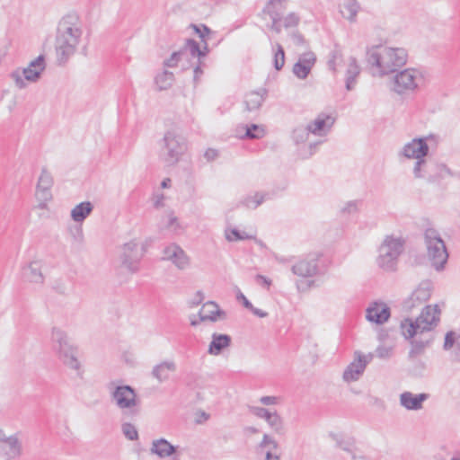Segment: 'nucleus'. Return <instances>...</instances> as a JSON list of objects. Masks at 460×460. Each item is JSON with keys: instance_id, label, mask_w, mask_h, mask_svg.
I'll use <instances>...</instances> for the list:
<instances>
[{"instance_id": "1", "label": "nucleus", "mask_w": 460, "mask_h": 460, "mask_svg": "<svg viewBox=\"0 0 460 460\" xmlns=\"http://www.w3.org/2000/svg\"><path fill=\"white\" fill-rule=\"evenodd\" d=\"M440 310L438 305H426L415 319L406 318L401 323L403 337L411 341L410 357L421 354L433 340L432 330L439 322Z\"/></svg>"}, {"instance_id": "2", "label": "nucleus", "mask_w": 460, "mask_h": 460, "mask_svg": "<svg viewBox=\"0 0 460 460\" xmlns=\"http://www.w3.org/2000/svg\"><path fill=\"white\" fill-rule=\"evenodd\" d=\"M407 52L402 48L375 45L367 49V61L376 69L374 75L384 76L397 71L407 62Z\"/></svg>"}, {"instance_id": "3", "label": "nucleus", "mask_w": 460, "mask_h": 460, "mask_svg": "<svg viewBox=\"0 0 460 460\" xmlns=\"http://www.w3.org/2000/svg\"><path fill=\"white\" fill-rule=\"evenodd\" d=\"M83 31L72 17L63 18L58 27L55 50L58 64L62 65L75 53Z\"/></svg>"}, {"instance_id": "4", "label": "nucleus", "mask_w": 460, "mask_h": 460, "mask_svg": "<svg viewBox=\"0 0 460 460\" xmlns=\"http://www.w3.org/2000/svg\"><path fill=\"white\" fill-rule=\"evenodd\" d=\"M50 342L56 356L66 367L75 371L80 370L81 364L77 358V348L70 342L68 335L63 328L59 326L51 328Z\"/></svg>"}, {"instance_id": "5", "label": "nucleus", "mask_w": 460, "mask_h": 460, "mask_svg": "<svg viewBox=\"0 0 460 460\" xmlns=\"http://www.w3.org/2000/svg\"><path fill=\"white\" fill-rule=\"evenodd\" d=\"M287 3V0H269L262 11V13L270 19V23L267 24L268 28L277 34L281 32L282 27L286 30L296 27L300 21L299 16L295 13L283 17Z\"/></svg>"}, {"instance_id": "6", "label": "nucleus", "mask_w": 460, "mask_h": 460, "mask_svg": "<svg viewBox=\"0 0 460 460\" xmlns=\"http://www.w3.org/2000/svg\"><path fill=\"white\" fill-rule=\"evenodd\" d=\"M162 156L168 165H175L185 153L187 145L179 128L172 124L164 132L161 140Z\"/></svg>"}, {"instance_id": "7", "label": "nucleus", "mask_w": 460, "mask_h": 460, "mask_svg": "<svg viewBox=\"0 0 460 460\" xmlns=\"http://www.w3.org/2000/svg\"><path fill=\"white\" fill-rule=\"evenodd\" d=\"M107 388L111 402L123 413L133 415L137 412L139 400L132 386L112 381L108 384Z\"/></svg>"}, {"instance_id": "8", "label": "nucleus", "mask_w": 460, "mask_h": 460, "mask_svg": "<svg viewBox=\"0 0 460 460\" xmlns=\"http://www.w3.org/2000/svg\"><path fill=\"white\" fill-rule=\"evenodd\" d=\"M427 256L432 267L440 271L447 262L448 252L440 234L434 228H428L424 233Z\"/></svg>"}, {"instance_id": "9", "label": "nucleus", "mask_w": 460, "mask_h": 460, "mask_svg": "<svg viewBox=\"0 0 460 460\" xmlns=\"http://www.w3.org/2000/svg\"><path fill=\"white\" fill-rule=\"evenodd\" d=\"M145 249L137 239H132L121 245L119 254V267L129 274L139 271L140 261Z\"/></svg>"}, {"instance_id": "10", "label": "nucleus", "mask_w": 460, "mask_h": 460, "mask_svg": "<svg viewBox=\"0 0 460 460\" xmlns=\"http://www.w3.org/2000/svg\"><path fill=\"white\" fill-rule=\"evenodd\" d=\"M403 249L401 239L387 236L379 247L377 263L385 270H393Z\"/></svg>"}, {"instance_id": "11", "label": "nucleus", "mask_w": 460, "mask_h": 460, "mask_svg": "<svg viewBox=\"0 0 460 460\" xmlns=\"http://www.w3.org/2000/svg\"><path fill=\"white\" fill-rule=\"evenodd\" d=\"M45 68V57L43 55H40L37 58L31 61L28 66L22 69V73L14 71L12 73L11 76L13 79L15 85L20 89H23L26 87L25 80L31 83L37 82L40 78Z\"/></svg>"}, {"instance_id": "12", "label": "nucleus", "mask_w": 460, "mask_h": 460, "mask_svg": "<svg viewBox=\"0 0 460 460\" xmlns=\"http://www.w3.org/2000/svg\"><path fill=\"white\" fill-rule=\"evenodd\" d=\"M22 454V444L18 433L8 435L0 429V457L4 460H14Z\"/></svg>"}, {"instance_id": "13", "label": "nucleus", "mask_w": 460, "mask_h": 460, "mask_svg": "<svg viewBox=\"0 0 460 460\" xmlns=\"http://www.w3.org/2000/svg\"><path fill=\"white\" fill-rule=\"evenodd\" d=\"M420 80V75L417 70L407 68L395 75L393 89L399 94L412 92L418 88Z\"/></svg>"}, {"instance_id": "14", "label": "nucleus", "mask_w": 460, "mask_h": 460, "mask_svg": "<svg viewBox=\"0 0 460 460\" xmlns=\"http://www.w3.org/2000/svg\"><path fill=\"white\" fill-rule=\"evenodd\" d=\"M44 262L40 258H33L21 269L22 279L30 284L43 286L45 283V275L43 273Z\"/></svg>"}, {"instance_id": "15", "label": "nucleus", "mask_w": 460, "mask_h": 460, "mask_svg": "<svg viewBox=\"0 0 460 460\" xmlns=\"http://www.w3.org/2000/svg\"><path fill=\"white\" fill-rule=\"evenodd\" d=\"M431 289V282H421L411 295L404 300L402 309L407 313H411L414 309L422 306L429 299Z\"/></svg>"}, {"instance_id": "16", "label": "nucleus", "mask_w": 460, "mask_h": 460, "mask_svg": "<svg viewBox=\"0 0 460 460\" xmlns=\"http://www.w3.org/2000/svg\"><path fill=\"white\" fill-rule=\"evenodd\" d=\"M372 358L373 356L371 354L363 355L359 351H356L354 354V360L343 372V380L348 383L358 381L363 375L366 367Z\"/></svg>"}, {"instance_id": "17", "label": "nucleus", "mask_w": 460, "mask_h": 460, "mask_svg": "<svg viewBox=\"0 0 460 460\" xmlns=\"http://www.w3.org/2000/svg\"><path fill=\"white\" fill-rule=\"evenodd\" d=\"M226 313L219 309V306L214 302L205 303L199 312L198 316L190 317V325L197 326L203 322H217L220 318H225Z\"/></svg>"}, {"instance_id": "18", "label": "nucleus", "mask_w": 460, "mask_h": 460, "mask_svg": "<svg viewBox=\"0 0 460 460\" xmlns=\"http://www.w3.org/2000/svg\"><path fill=\"white\" fill-rule=\"evenodd\" d=\"M163 259L171 261L178 270H183L190 266V257L177 244L171 243L164 250Z\"/></svg>"}, {"instance_id": "19", "label": "nucleus", "mask_w": 460, "mask_h": 460, "mask_svg": "<svg viewBox=\"0 0 460 460\" xmlns=\"http://www.w3.org/2000/svg\"><path fill=\"white\" fill-rule=\"evenodd\" d=\"M426 137L414 138L404 145L401 154L408 159H422L429 154Z\"/></svg>"}, {"instance_id": "20", "label": "nucleus", "mask_w": 460, "mask_h": 460, "mask_svg": "<svg viewBox=\"0 0 460 460\" xmlns=\"http://www.w3.org/2000/svg\"><path fill=\"white\" fill-rule=\"evenodd\" d=\"M316 62V56L312 51L301 54L293 66V73L299 79H305Z\"/></svg>"}, {"instance_id": "21", "label": "nucleus", "mask_w": 460, "mask_h": 460, "mask_svg": "<svg viewBox=\"0 0 460 460\" xmlns=\"http://www.w3.org/2000/svg\"><path fill=\"white\" fill-rule=\"evenodd\" d=\"M390 317V308L383 302H373L367 309L366 318L371 323L383 324Z\"/></svg>"}, {"instance_id": "22", "label": "nucleus", "mask_w": 460, "mask_h": 460, "mask_svg": "<svg viewBox=\"0 0 460 460\" xmlns=\"http://www.w3.org/2000/svg\"><path fill=\"white\" fill-rule=\"evenodd\" d=\"M53 185L51 174L43 168L41 170L36 190V197L41 202H48L52 199L50 189Z\"/></svg>"}, {"instance_id": "23", "label": "nucleus", "mask_w": 460, "mask_h": 460, "mask_svg": "<svg viewBox=\"0 0 460 460\" xmlns=\"http://www.w3.org/2000/svg\"><path fill=\"white\" fill-rule=\"evenodd\" d=\"M334 121L335 119L332 116L322 113L319 114L313 122L307 125L305 130L314 135L323 136L330 130Z\"/></svg>"}, {"instance_id": "24", "label": "nucleus", "mask_w": 460, "mask_h": 460, "mask_svg": "<svg viewBox=\"0 0 460 460\" xmlns=\"http://www.w3.org/2000/svg\"><path fill=\"white\" fill-rule=\"evenodd\" d=\"M443 349L449 352L453 362L460 363V333L454 331L447 332Z\"/></svg>"}, {"instance_id": "25", "label": "nucleus", "mask_w": 460, "mask_h": 460, "mask_svg": "<svg viewBox=\"0 0 460 460\" xmlns=\"http://www.w3.org/2000/svg\"><path fill=\"white\" fill-rule=\"evenodd\" d=\"M428 398V394H414L411 392H404L400 395V403L407 410L418 411L422 409V403Z\"/></svg>"}, {"instance_id": "26", "label": "nucleus", "mask_w": 460, "mask_h": 460, "mask_svg": "<svg viewBox=\"0 0 460 460\" xmlns=\"http://www.w3.org/2000/svg\"><path fill=\"white\" fill-rule=\"evenodd\" d=\"M176 371V364L172 360H164L154 366L151 376L158 382L164 383L169 380L170 374Z\"/></svg>"}, {"instance_id": "27", "label": "nucleus", "mask_w": 460, "mask_h": 460, "mask_svg": "<svg viewBox=\"0 0 460 460\" xmlns=\"http://www.w3.org/2000/svg\"><path fill=\"white\" fill-rule=\"evenodd\" d=\"M177 447L165 438L155 439L151 443L150 453L160 458H167L174 455Z\"/></svg>"}, {"instance_id": "28", "label": "nucleus", "mask_w": 460, "mask_h": 460, "mask_svg": "<svg viewBox=\"0 0 460 460\" xmlns=\"http://www.w3.org/2000/svg\"><path fill=\"white\" fill-rule=\"evenodd\" d=\"M261 453H265L266 460H279L278 454L279 444L270 436L264 434L262 440L258 445Z\"/></svg>"}, {"instance_id": "29", "label": "nucleus", "mask_w": 460, "mask_h": 460, "mask_svg": "<svg viewBox=\"0 0 460 460\" xmlns=\"http://www.w3.org/2000/svg\"><path fill=\"white\" fill-rule=\"evenodd\" d=\"M316 259L313 258L310 260H302L295 264L291 270L295 275L300 277H313L317 273V262Z\"/></svg>"}, {"instance_id": "30", "label": "nucleus", "mask_w": 460, "mask_h": 460, "mask_svg": "<svg viewBox=\"0 0 460 460\" xmlns=\"http://www.w3.org/2000/svg\"><path fill=\"white\" fill-rule=\"evenodd\" d=\"M231 344V337L227 334L213 333L212 341L208 346V353L214 356L219 355L223 349Z\"/></svg>"}, {"instance_id": "31", "label": "nucleus", "mask_w": 460, "mask_h": 460, "mask_svg": "<svg viewBox=\"0 0 460 460\" xmlns=\"http://www.w3.org/2000/svg\"><path fill=\"white\" fill-rule=\"evenodd\" d=\"M360 10V5L356 0H346L339 6V12L341 16L350 23L357 22V15Z\"/></svg>"}, {"instance_id": "32", "label": "nucleus", "mask_w": 460, "mask_h": 460, "mask_svg": "<svg viewBox=\"0 0 460 460\" xmlns=\"http://www.w3.org/2000/svg\"><path fill=\"white\" fill-rule=\"evenodd\" d=\"M266 93L265 89H261L260 91H252L246 93L244 97L246 111L251 112L259 110L264 101Z\"/></svg>"}, {"instance_id": "33", "label": "nucleus", "mask_w": 460, "mask_h": 460, "mask_svg": "<svg viewBox=\"0 0 460 460\" xmlns=\"http://www.w3.org/2000/svg\"><path fill=\"white\" fill-rule=\"evenodd\" d=\"M93 205L90 201H84L71 210V218L76 223L84 222L93 212Z\"/></svg>"}, {"instance_id": "34", "label": "nucleus", "mask_w": 460, "mask_h": 460, "mask_svg": "<svg viewBox=\"0 0 460 460\" xmlns=\"http://www.w3.org/2000/svg\"><path fill=\"white\" fill-rule=\"evenodd\" d=\"M360 74V67L358 65L357 59L350 57L348 60V68L346 72V88L350 91L354 88L355 79Z\"/></svg>"}, {"instance_id": "35", "label": "nucleus", "mask_w": 460, "mask_h": 460, "mask_svg": "<svg viewBox=\"0 0 460 460\" xmlns=\"http://www.w3.org/2000/svg\"><path fill=\"white\" fill-rule=\"evenodd\" d=\"M181 51L185 52L184 58H188V56L190 55L191 57L198 58V60H200L201 58L207 55L208 47L205 44L204 49H201L195 40H188Z\"/></svg>"}, {"instance_id": "36", "label": "nucleus", "mask_w": 460, "mask_h": 460, "mask_svg": "<svg viewBox=\"0 0 460 460\" xmlns=\"http://www.w3.org/2000/svg\"><path fill=\"white\" fill-rule=\"evenodd\" d=\"M424 171L429 172L428 181L432 183L438 181L439 179L445 178L450 173L444 164H436L432 168Z\"/></svg>"}, {"instance_id": "37", "label": "nucleus", "mask_w": 460, "mask_h": 460, "mask_svg": "<svg viewBox=\"0 0 460 460\" xmlns=\"http://www.w3.org/2000/svg\"><path fill=\"white\" fill-rule=\"evenodd\" d=\"M174 81V75L172 72L167 70L164 71L162 74L158 75L155 77V83L159 88V90H167L169 89Z\"/></svg>"}, {"instance_id": "38", "label": "nucleus", "mask_w": 460, "mask_h": 460, "mask_svg": "<svg viewBox=\"0 0 460 460\" xmlns=\"http://www.w3.org/2000/svg\"><path fill=\"white\" fill-rule=\"evenodd\" d=\"M265 420L276 431L280 432L283 429V421L277 411H270Z\"/></svg>"}, {"instance_id": "39", "label": "nucleus", "mask_w": 460, "mask_h": 460, "mask_svg": "<svg viewBox=\"0 0 460 460\" xmlns=\"http://www.w3.org/2000/svg\"><path fill=\"white\" fill-rule=\"evenodd\" d=\"M265 135V129L262 126L252 124L246 127L245 137L251 139L261 138Z\"/></svg>"}, {"instance_id": "40", "label": "nucleus", "mask_w": 460, "mask_h": 460, "mask_svg": "<svg viewBox=\"0 0 460 460\" xmlns=\"http://www.w3.org/2000/svg\"><path fill=\"white\" fill-rule=\"evenodd\" d=\"M275 48L276 50L273 58L274 67L276 70H280L285 64V52L279 43H276Z\"/></svg>"}, {"instance_id": "41", "label": "nucleus", "mask_w": 460, "mask_h": 460, "mask_svg": "<svg viewBox=\"0 0 460 460\" xmlns=\"http://www.w3.org/2000/svg\"><path fill=\"white\" fill-rule=\"evenodd\" d=\"M264 199L265 194L256 192L253 196L246 197L243 203L247 208H251V205L253 204V208H256L263 202Z\"/></svg>"}, {"instance_id": "42", "label": "nucleus", "mask_w": 460, "mask_h": 460, "mask_svg": "<svg viewBox=\"0 0 460 460\" xmlns=\"http://www.w3.org/2000/svg\"><path fill=\"white\" fill-rule=\"evenodd\" d=\"M123 435L129 440H137L138 432L136 427L131 423H123L121 426Z\"/></svg>"}, {"instance_id": "43", "label": "nucleus", "mask_w": 460, "mask_h": 460, "mask_svg": "<svg viewBox=\"0 0 460 460\" xmlns=\"http://www.w3.org/2000/svg\"><path fill=\"white\" fill-rule=\"evenodd\" d=\"M184 55L185 52L181 50L173 52L168 59L164 60V64L165 66L174 67L177 66L178 62L184 58Z\"/></svg>"}, {"instance_id": "44", "label": "nucleus", "mask_w": 460, "mask_h": 460, "mask_svg": "<svg viewBox=\"0 0 460 460\" xmlns=\"http://www.w3.org/2000/svg\"><path fill=\"white\" fill-rule=\"evenodd\" d=\"M290 41L294 46L296 47H304L306 45V41L303 35L298 33L297 31L292 32L289 36Z\"/></svg>"}, {"instance_id": "45", "label": "nucleus", "mask_w": 460, "mask_h": 460, "mask_svg": "<svg viewBox=\"0 0 460 460\" xmlns=\"http://www.w3.org/2000/svg\"><path fill=\"white\" fill-rule=\"evenodd\" d=\"M226 237L228 241L233 242V241H237V240H243V239L247 238V235L241 234L236 229H231L229 231L228 230L226 231Z\"/></svg>"}, {"instance_id": "46", "label": "nucleus", "mask_w": 460, "mask_h": 460, "mask_svg": "<svg viewBox=\"0 0 460 460\" xmlns=\"http://www.w3.org/2000/svg\"><path fill=\"white\" fill-rule=\"evenodd\" d=\"M426 167V161L422 159H417L413 167V173L416 178H423L422 171Z\"/></svg>"}, {"instance_id": "47", "label": "nucleus", "mask_w": 460, "mask_h": 460, "mask_svg": "<svg viewBox=\"0 0 460 460\" xmlns=\"http://www.w3.org/2000/svg\"><path fill=\"white\" fill-rule=\"evenodd\" d=\"M249 410H250V412L252 413L253 415H255L256 417L264 419V420L266 419V416L270 411V410H268L266 408L259 407V406H250Z\"/></svg>"}, {"instance_id": "48", "label": "nucleus", "mask_w": 460, "mask_h": 460, "mask_svg": "<svg viewBox=\"0 0 460 460\" xmlns=\"http://www.w3.org/2000/svg\"><path fill=\"white\" fill-rule=\"evenodd\" d=\"M166 227L172 229L173 231H176L177 229L180 228L178 218L176 216L173 215L172 212L168 214V223L166 225Z\"/></svg>"}, {"instance_id": "49", "label": "nucleus", "mask_w": 460, "mask_h": 460, "mask_svg": "<svg viewBox=\"0 0 460 460\" xmlns=\"http://www.w3.org/2000/svg\"><path fill=\"white\" fill-rule=\"evenodd\" d=\"M280 402L279 397L277 396H262L260 398V402L263 405H276Z\"/></svg>"}, {"instance_id": "50", "label": "nucleus", "mask_w": 460, "mask_h": 460, "mask_svg": "<svg viewBox=\"0 0 460 460\" xmlns=\"http://www.w3.org/2000/svg\"><path fill=\"white\" fill-rule=\"evenodd\" d=\"M337 446L341 448L342 450L348 452L351 451V448L353 447V443L348 440H344L340 438H335Z\"/></svg>"}, {"instance_id": "51", "label": "nucleus", "mask_w": 460, "mask_h": 460, "mask_svg": "<svg viewBox=\"0 0 460 460\" xmlns=\"http://www.w3.org/2000/svg\"><path fill=\"white\" fill-rule=\"evenodd\" d=\"M165 199V196L163 193L155 194L153 196V203L155 208H162L164 207V200Z\"/></svg>"}, {"instance_id": "52", "label": "nucleus", "mask_w": 460, "mask_h": 460, "mask_svg": "<svg viewBox=\"0 0 460 460\" xmlns=\"http://www.w3.org/2000/svg\"><path fill=\"white\" fill-rule=\"evenodd\" d=\"M201 61L198 60V64L194 66V76L193 80L195 83H198L200 76L203 75V70L201 68Z\"/></svg>"}, {"instance_id": "53", "label": "nucleus", "mask_w": 460, "mask_h": 460, "mask_svg": "<svg viewBox=\"0 0 460 460\" xmlns=\"http://www.w3.org/2000/svg\"><path fill=\"white\" fill-rule=\"evenodd\" d=\"M377 356L381 358H386L391 356L392 349L391 348H378L376 350Z\"/></svg>"}, {"instance_id": "54", "label": "nucleus", "mask_w": 460, "mask_h": 460, "mask_svg": "<svg viewBox=\"0 0 460 460\" xmlns=\"http://www.w3.org/2000/svg\"><path fill=\"white\" fill-rule=\"evenodd\" d=\"M204 156L208 161H212L217 156V151L209 148L205 152Z\"/></svg>"}, {"instance_id": "55", "label": "nucleus", "mask_w": 460, "mask_h": 460, "mask_svg": "<svg viewBox=\"0 0 460 460\" xmlns=\"http://www.w3.org/2000/svg\"><path fill=\"white\" fill-rule=\"evenodd\" d=\"M238 299H241L243 301V305L245 308L250 309L252 308V303L244 296L243 293H239L237 296Z\"/></svg>"}, {"instance_id": "56", "label": "nucleus", "mask_w": 460, "mask_h": 460, "mask_svg": "<svg viewBox=\"0 0 460 460\" xmlns=\"http://www.w3.org/2000/svg\"><path fill=\"white\" fill-rule=\"evenodd\" d=\"M249 310L252 311V314H254L255 315H257L261 318L266 317L268 315V313H266L261 309H258V308L254 307L253 305H252V308H250Z\"/></svg>"}, {"instance_id": "57", "label": "nucleus", "mask_w": 460, "mask_h": 460, "mask_svg": "<svg viewBox=\"0 0 460 460\" xmlns=\"http://www.w3.org/2000/svg\"><path fill=\"white\" fill-rule=\"evenodd\" d=\"M193 28L195 29L196 32L199 35V37L202 39L205 37V34H208L210 32V30L207 26H203L202 31L199 29L196 25H193Z\"/></svg>"}, {"instance_id": "58", "label": "nucleus", "mask_w": 460, "mask_h": 460, "mask_svg": "<svg viewBox=\"0 0 460 460\" xmlns=\"http://www.w3.org/2000/svg\"><path fill=\"white\" fill-rule=\"evenodd\" d=\"M193 28L195 29L196 32L199 35V37L202 39L205 37V34H208L210 32V30L207 26H203L202 31L199 29L196 25H193Z\"/></svg>"}, {"instance_id": "59", "label": "nucleus", "mask_w": 460, "mask_h": 460, "mask_svg": "<svg viewBox=\"0 0 460 460\" xmlns=\"http://www.w3.org/2000/svg\"><path fill=\"white\" fill-rule=\"evenodd\" d=\"M256 279L261 281V283L265 285L268 288L271 285V280L262 275H257Z\"/></svg>"}, {"instance_id": "60", "label": "nucleus", "mask_w": 460, "mask_h": 460, "mask_svg": "<svg viewBox=\"0 0 460 460\" xmlns=\"http://www.w3.org/2000/svg\"><path fill=\"white\" fill-rule=\"evenodd\" d=\"M356 204L354 202H349L346 205V207L343 208V211L348 213H352L356 211Z\"/></svg>"}, {"instance_id": "61", "label": "nucleus", "mask_w": 460, "mask_h": 460, "mask_svg": "<svg viewBox=\"0 0 460 460\" xmlns=\"http://www.w3.org/2000/svg\"><path fill=\"white\" fill-rule=\"evenodd\" d=\"M348 453L350 455V456H351V458H352L353 460H358V459L363 460V459H364V457H363V456H358V455L356 454V451H355L354 447L351 448V451H348Z\"/></svg>"}, {"instance_id": "62", "label": "nucleus", "mask_w": 460, "mask_h": 460, "mask_svg": "<svg viewBox=\"0 0 460 460\" xmlns=\"http://www.w3.org/2000/svg\"><path fill=\"white\" fill-rule=\"evenodd\" d=\"M203 298H204L203 293L200 291L197 292L194 304H196V305L200 304L202 302Z\"/></svg>"}, {"instance_id": "63", "label": "nucleus", "mask_w": 460, "mask_h": 460, "mask_svg": "<svg viewBox=\"0 0 460 460\" xmlns=\"http://www.w3.org/2000/svg\"><path fill=\"white\" fill-rule=\"evenodd\" d=\"M161 187L162 188H170L171 187V179L169 178H165L163 180V181L161 182Z\"/></svg>"}, {"instance_id": "64", "label": "nucleus", "mask_w": 460, "mask_h": 460, "mask_svg": "<svg viewBox=\"0 0 460 460\" xmlns=\"http://www.w3.org/2000/svg\"><path fill=\"white\" fill-rule=\"evenodd\" d=\"M247 430L250 432V433H252V434H255V433H258L259 430L258 429L254 428V427H249L247 428Z\"/></svg>"}]
</instances>
